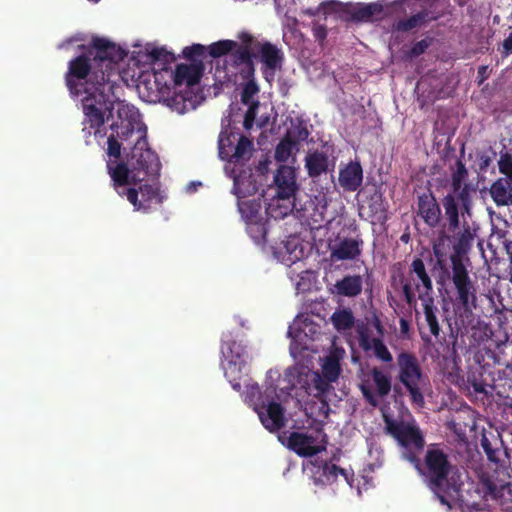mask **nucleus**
Masks as SVG:
<instances>
[{"instance_id": "c756f323", "label": "nucleus", "mask_w": 512, "mask_h": 512, "mask_svg": "<svg viewBox=\"0 0 512 512\" xmlns=\"http://www.w3.org/2000/svg\"><path fill=\"white\" fill-rule=\"evenodd\" d=\"M363 172L359 163L351 162L340 170L339 183L348 191H355L362 183Z\"/></svg>"}, {"instance_id": "6ab92c4d", "label": "nucleus", "mask_w": 512, "mask_h": 512, "mask_svg": "<svg viewBox=\"0 0 512 512\" xmlns=\"http://www.w3.org/2000/svg\"><path fill=\"white\" fill-rule=\"evenodd\" d=\"M467 217H470V214L459 207V226L454 230L448 223L449 230L453 232V247L458 254L466 252L471 247L476 233L474 222L468 221Z\"/></svg>"}, {"instance_id": "f03ea898", "label": "nucleus", "mask_w": 512, "mask_h": 512, "mask_svg": "<svg viewBox=\"0 0 512 512\" xmlns=\"http://www.w3.org/2000/svg\"><path fill=\"white\" fill-rule=\"evenodd\" d=\"M202 75L199 63L178 64L175 70L160 68L153 74L159 93L167 105L178 114L194 110L198 104V83Z\"/></svg>"}, {"instance_id": "4c0bfd02", "label": "nucleus", "mask_w": 512, "mask_h": 512, "mask_svg": "<svg viewBox=\"0 0 512 512\" xmlns=\"http://www.w3.org/2000/svg\"><path fill=\"white\" fill-rule=\"evenodd\" d=\"M343 10V3L335 1V0H327L320 4V6L315 10H307L306 13L309 15H317L322 13L324 15H328L334 12H339Z\"/></svg>"}, {"instance_id": "e433bc0d", "label": "nucleus", "mask_w": 512, "mask_h": 512, "mask_svg": "<svg viewBox=\"0 0 512 512\" xmlns=\"http://www.w3.org/2000/svg\"><path fill=\"white\" fill-rule=\"evenodd\" d=\"M296 144L290 138L283 139L276 147L275 158L278 162H287L293 155Z\"/></svg>"}, {"instance_id": "9d476101", "label": "nucleus", "mask_w": 512, "mask_h": 512, "mask_svg": "<svg viewBox=\"0 0 512 512\" xmlns=\"http://www.w3.org/2000/svg\"><path fill=\"white\" fill-rule=\"evenodd\" d=\"M398 378L410 393L412 402L418 407L424 404L423 393L427 388V378L422 374L416 357L402 352L397 356Z\"/></svg>"}, {"instance_id": "1a4fd4ad", "label": "nucleus", "mask_w": 512, "mask_h": 512, "mask_svg": "<svg viewBox=\"0 0 512 512\" xmlns=\"http://www.w3.org/2000/svg\"><path fill=\"white\" fill-rule=\"evenodd\" d=\"M383 418L387 432L396 439L402 447V456L410 462L422 451L423 436L414 420H393L385 412Z\"/></svg>"}, {"instance_id": "39448f33", "label": "nucleus", "mask_w": 512, "mask_h": 512, "mask_svg": "<svg viewBox=\"0 0 512 512\" xmlns=\"http://www.w3.org/2000/svg\"><path fill=\"white\" fill-rule=\"evenodd\" d=\"M131 153L127 156L126 163L113 166L108 163V171L114 182L118 194H122L120 188L123 185H135L145 181L146 177L156 175L160 170V162L149 146L146 135L134 139Z\"/></svg>"}, {"instance_id": "f257e3e1", "label": "nucleus", "mask_w": 512, "mask_h": 512, "mask_svg": "<svg viewBox=\"0 0 512 512\" xmlns=\"http://www.w3.org/2000/svg\"><path fill=\"white\" fill-rule=\"evenodd\" d=\"M95 56L90 62L79 56L70 61L66 77L71 94L79 97L84 113L83 132L103 137L101 127L104 115L109 112L111 130L121 141L134 142L147 134L137 108L117 97L119 87L112 79L116 63L123 59L124 51L105 38H93Z\"/></svg>"}, {"instance_id": "5701e85b", "label": "nucleus", "mask_w": 512, "mask_h": 512, "mask_svg": "<svg viewBox=\"0 0 512 512\" xmlns=\"http://www.w3.org/2000/svg\"><path fill=\"white\" fill-rule=\"evenodd\" d=\"M274 182L277 188V197L289 200L297 189L295 170L287 165L281 166L275 175Z\"/></svg>"}, {"instance_id": "4be33fe9", "label": "nucleus", "mask_w": 512, "mask_h": 512, "mask_svg": "<svg viewBox=\"0 0 512 512\" xmlns=\"http://www.w3.org/2000/svg\"><path fill=\"white\" fill-rule=\"evenodd\" d=\"M240 71L242 79L245 81L243 85V91L241 94L242 102L248 105V110L245 114L244 118V127L249 130L253 126V122L256 116V109L258 108V102L254 100V97L257 95L259 88L257 84L251 79L252 76H246L242 71V66L237 68Z\"/></svg>"}, {"instance_id": "ea45409f", "label": "nucleus", "mask_w": 512, "mask_h": 512, "mask_svg": "<svg viewBox=\"0 0 512 512\" xmlns=\"http://www.w3.org/2000/svg\"><path fill=\"white\" fill-rule=\"evenodd\" d=\"M119 138L116 137L115 133L112 131V134L108 138V154L109 156H113L118 158L120 155L121 144L119 143Z\"/></svg>"}, {"instance_id": "20e7f679", "label": "nucleus", "mask_w": 512, "mask_h": 512, "mask_svg": "<svg viewBox=\"0 0 512 512\" xmlns=\"http://www.w3.org/2000/svg\"><path fill=\"white\" fill-rule=\"evenodd\" d=\"M415 468L422 474L431 490L437 495L442 504L450 507L447 497H455L463 484V474L447 460V456L439 448L432 446L426 452L425 464L421 466L415 457L412 462Z\"/></svg>"}, {"instance_id": "49530a36", "label": "nucleus", "mask_w": 512, "mask_h": 512, "mask_svg": "<svg viewBox=\"0 0 512 512\" xmlns=\"http://www.w3.org/2000/svg\"><path fill=\"white\" fill-rule=\"evenodd\" d=\"M313 34L317 40L323 41L326 37V28L323 25L314 24L313 25Z\"/></svg>"}, {"instance_id": "2f4dec72", "label": "nucleus", "mask_w": 512, "mask_h": 512, "mask_svg": "<svg viewBox=\"0 0 512 512\" xmlns=\"http://www.w3.org/2000/svg\"><path fill=\"white\" fill-rule=\"evenodd\" d=\"M245 46V36L243 37V41L241 44H238L235 41L232 40H221L218 42H215L207 47L209 50V54L212 57H220L222 55H225L229 52H231V57L234 60L235 68L237 69L240 67L239 59H238V52L237 50L239 48H243Z\"/></svg>"}, {"instance_id": "7c9ffc66", "label": "nucleus", "mask_w": 512, "mask_h": 512, "mask_svg": "<svg viewBox=\"0 0 512 512\" xmlns=\"http://www.w3.org/2000/svg\"><path fill=\"white\" fill-rule=\"evenodd\" d=\"M363 281L360 275H348L338 280L332 292L339 296L356 297L362 291Z\"/></svg>"}, {"instance_id": "8fccbe9b", "label": "nucleus", "mask_w": 512, "mask_h": 512, "mask_svg": "<svg viewBox=\"0 0 512 512\" xmlns=\"http://www.w3.org/2000/svg\"><path fill=\"white\" fill-rule=\"evenodd\" d=\"M503 48L505 51V54H511L512 53V32L510 35L504 40Z\"/></svg>"}, {"instance_id": "dca6fc26", "label": "nucleus", "mask_w": 512, "mask_h": 512, "mask_svg": "<svg viewBox=\"0 0 512 512\" xmlns=\"http://www.w3.org/2000/svg\"><path fill=\"white\" fill-rule=\"evenodd\" d=\"M326 435L321 429L292 432L287 437V446L300 456L310 457L326 449Z\"/></svg>"}, {"instance_id": "393cba45", "label": "nucleus", "mask_w": 512, "mask_h": 512, "mask_svg": "<svg viewBox=\"0 0 512 512\" xmlns=\"http://www.w3.org/2000/svg\"><path fill=\"white\" fill-rule=\"evenodd\" d=\"M274 256L281 263L290 266L304 257V249L297 237L290 236L276 248Z\"/></svg>"}, {"instance_id": "423d86ee", "label": "nucleus", "mask_w": 512, "mask_h": 512, "mask_svg": "<svg viewBox=\"0 0 512 512\" xmlns=\"http://www.w3.org/2000/svg\"><path fill=\"white\" fill-rule=\"evenodd\" d=\"M274 391L267 389L264 395L257 384L246 383L245 401L251 403L263 426L273 432L285 425L283 408L272 399Z\"/></svg>"}, {"instance_id": "a19ab883", "label": "nucleus", "mask_w": 512, "mask_h": 512, "mask_svg": "<svg viewBox=\"0 0 512 512\" xmlns=\"http://www.w3.org/2000/svg\"><path fill=\"white\" fill-rule=\"evenodd\" d=\"M422 16L420 14L414 15L411 18H409L407 21H399L397 23V29L402 31L410 30L416 26L419 25V23L422 21Z\"/></svg>"}, {"instance_id": "473e14b6", "label": "nucleus", "mask_w": 512, "mask_h": 512, "mask_svg": "<svg viewBox=\"0 0 512 512\" xmlns=\"http://www.w3.org/2000/svg\"><path fill=\"white\" fill-rule=\"evenodd\" d=\"M360 344L365 350H372L374 355L382 362H391L393 360L392 354L389 352L386 345L379 338H370L363 331H359Z\"/></svg>"}, {"instance_id": "a18cd8bd", "label": "nucleus", "mask_w": 512, "mask_h": 512, "mask_svg": "<svg viewBox=\"0 0 512 512\" xmlns=\"http://www.w3.org/2000/svg\"><path fill=\"white\" fill-rule=\"evenodd\" d=\"M488 488L490 495L495 499L502 497L506 491L510 490L509 487L505 485H502L499 489L492 485H489Z\"/></svg>"}, {"instance_id": "7ed1b4c3", "label": "nucleus", "mask_w": 512, "mask_h": 512, "mask_svg": "<svg viewBox=\"0 0 512 512\" xmlns=\"http://www.w3.org/2000/svg\"><path fill=\"white\" fill-rule=\"evenodd\" d=\"M230 120L223 119V129L219 135V157L226 160L225 172L233 178V192L238 200H243L257 192V182L250 169H242L252 155L253 144L243 136H238L229 128Z\"/></svg>"}, {"instance_id": "aec40b11", "label": "nucleus", "mask_w": 512, "mask_h": 512, "mask_svg": "<svg viewBox=\"0 0 512 512\" xmlns=\"http://www.w3.org/2000/svg\"><path fill=\"white\" fill-rule=\"evenodd\" d=\"M132 57L140 66H151L154 64L165 65L174 60L172 53L165 48L147 43L144 46H137L132 52Z\"/></svg>"}, {"instance_id": "2eb2a0df", "label": "nucleus", "mask_w": 512, "mask_h": 512, "mask_svg": "<svg viewBox=\"0 0 512 512\" xmlns=\"http://www.w3.org/2000/svg\"><path fill=\"white\" fill-rule=\"evenodd\" d=\"M286 381L291 388H305L309 394L321 397L330 387L332 381H328L318 372H312L305 367L294 366L286 370L284 374Z\"/></svg>"}, {"instance_id": "cd10ccee", "label": "nucleus", "mask_w": 512, "mask_h": 512, "mask_svg": "<svg viewBox=\"0 0 512 512\" xmlns=\"http://www.w3.org/2000/svg\"><path fill=\"white\" fill-rule=\"evenodd\" d=\"M489 193L497 206L512 204V179L499 178L490 187Z\"/></svg>"}, {"instance_id": "bb28decb", "label": "nucleus", "mask_w": 512, "mask_h": 512, "mask_svg": "<svg viewBox=\"0 0 512 512\" xmlns=\"http://www.w3.org/2000/svg\"><path fill=\"white\" fill-rule=\"evenodd\" d=\"M332 260H352L360 254L359 242L352 238L340 239L330 244Z\"/></svg>"}, {"instance_id": "4468645a", "label": "nucleus", "mask_w": 512, "mask_h": 512, "mask_svg": "<svg viewBox=\"0 0 512 512\" xmlns=\"http://www.w3.org/2000/svg\"><path fill=\"white\" fill-rule=\"evenodd\" d=\"M320 332V326L308 315L297 316L288 330L291 338L290 354L297 358L303 350L310 349V343Z\"/></svg>"}, {"instance_id": "f3484780", "label": "nucleus", "mask_w": 512, "mask_h": 512, "mask_svg": "<svg viewBox=\"0 0 512 512\" xmlns=\"http://www.w3.org/2000/svg\"><path fill=\"white\" fill-rule=\"evenodd\" d=\"M123 185L120 188L121 195H126L128 201L133 205L136 211H147L160 204L162 198L155 184H144L139 189Z\"/></svg>"}, {"instance_id": "ddd939ff", "label": "nucleus", "mask_w": 512, "mask_h": 512, "mask_svg": "<svg viewBox=\"0 0 512 512\" xmlns=\"http://www.w3.org/2000/svg\"><path fill=\"white\" fill-rule=\"evenodd\" d=\"M452 281L456 290V306L468 316L476 308V288L471 281L468 271L456 256L451 257Z\"/></svg>"}, {"instance_id": "412c9836", "label": "nucleus", "mask_w": 512, "mask_h": 512, "mask_svg": "<svg viewBox=\"0 0 512 512\" xmlns=\"http://www.w3.org/2000/svg\"><path fill=\"white\" fill-rule=\"evenodd\" d=\"M312 465V477L316 485L332 484L341 478L349 486H352V476L345 469H341L332 463H324L323 465Z\"/></svg>"}, {"instance_id": "c9c22d12", "label": "nucleus", "mask_w": 512, "mask_h": 512, "mask_svg": "<svg viewBox=\"0 0 512 512\" xmlns=\"http://www.w3.org/2000/svg\"><path fill=\"white\" fill-rule=\"evenodd\" d=\"M305 166L309 176H319L323 172H326L328 168V158L325 154L320 152L308 154L305 159Z\"/></svg>"}, {"instance_id": "5fc2aeb1", "label": "nucleus", "mask_w": 512, "mask_h": 512, "mask_svg": "<svg viewBox=\"0 0 512 512\" xmlns=\"http://www.w3.org/2000/svg\"><path fill=\"white\" fill-rule=\"evenodd\" d=\"M401 328H402L403 330H406V329H407V322H406L405 320H403V319L401 320Z\"/></svg>"}, {"instance_id": "f704fd0d", "label": "nucleus", "mask_w": 512, "mask_h": 512, "mask_svg": "<svg viewBox=\"0 0 512 512\" xmlns=\"http://www.w3.org/2000/svg\"><path fill=\"white\" fill-rule=\"evenodd\" d=\"M333 327L341 334L347 333L355 323L352 311L348 308L337 309L330 317Z\"/></svg>"}, {"instance_id": "864d4df0", "label": "nucleus", "mask_w": 512, "mask_h": 512, "mask_svg": "<svg viewBox=\"0 0 512 512\" xmlns=\"http://www.w3.org/2000/svg\"><path fill=\"white\" fill-rule=\"evenodd\" d=\"M373 324H374V327L376 328V330H377L380 334H382V327H381V324H380L379 320H378V319H375Z\"/></svg>"}, {"instance_id": "603ef678", "label": "nucleus", "mask_w": 512, "mask_h": 512, "mask_svg": "<svg viewBox=\"0 0 512 512\" xmlns=\"http://www.w3.org/2000/svg\"><path fill=\"white\" fill-rule=\"evenodd\" d=\"M374 11H375V6L369 5V6H366L365 8H363L361 12H362L363 16L369 17L374 13Z\"/></svg>"}, {"instance_id": "72a5a7b5", "label": "nucleus", "mask_w": 512, "mask_h": 512, "mask_svg": "<svg viewBox=\"0 0 512 512\" xmlns=\"http://www.w3.org/2000/svg\"><path fill=\"white\" fill-rule=\"evenodd\" d=\"M412 270L415 277L412 278L419 295L427 294L432 289V282L426 273L422 260L416 259L412 262Z\"/></svg>"}, {"instance_id": "0eeeda50", "label": "nucleus", "mask_w": 512, "mask_h": 512, "mask_svg": "<svg viewBox=\"0 0 512 512\" xmlns=\"http://www.w3.org/2000/svg\"><path fill=\"white\" fill-rule=\"evenodd\" d=\"M466 178L467 169L461 162H457L456 169L452 174L454 193L443 199L447 221L454 230L459 226V207L465 210L468 215L471 209V193L473 190L469 185L464 184Z\"/></svg>"}, {"instance_id": "6e6552de", "label": "nucleus", "mask_w": 512, "mask_h": 512, "mask_svg": "<svg viewBox=\"0 0 512 512\" xmlns=\"http://www.w3.org/2000/svg\"><path fill=\"white\" fill-rule=\"evenodd\" d=\"M383 418L387 432L396 439L402 447V456L410 462L422 451L423 436L414 420H393L385 412Z\"/></svg>"}, {"instance_id": "c03bdc74", "label": "nucleus", "mask_w": 512, "mask_h": 512, "mask_svg": "<svg viewBox=\"0 0 512 512\" xmlns=\"http://www.w3.org/2000/svg\"><path fill=\"white\" fill-rule=\"evenodd\" d=\"M481 446L483 447L485 453L487 454V457L492 462H497V450L492 449L491 444L487 437L483 436L481 439Z\"/></svg>"}, {"instance_id": "3c124183", "label": "nucleus", "mask_w": 512, "mask_h": 512, "mask_svg": "<svg viewBox=\"0 0 512 512\" xmlns=\"http://www.w3.org/2000/svg\"><path fill=\"white\" fill-rule=\"evenodd\" d=\"M403 292L408 300V302L411 301L412 297H413V291H412V287L410 284L406 283L404 284L403 286Z\"/></svg>"}, {"instance_id": "b1692460", "label": "nucleus", "mask_w": 512, "mask_h": 512, "mask_svg": "<svg viewBox=\"0 0 512 512\" xmlns=\"http://www.w3.org/2000/svg\"><path fill=\"white\" fill-rule=\"evenodd\" d=\"M346 352L344 348L337 346L335 339L332 341L329 353L321 359L322 374L328 381L335 382L340 374V361Z\"/></svg>"}, {"instance_id": "58836bf2", "label": "nucleus", "mask_w": 512, "mask_h": 512, "mask_svg": "<svg viewBox=\"0 0 512 512\" xmlns=\"http://www.w3.org/2000/svg\"><path fill=\"white\" fill-rule=\"evenodd\" d=\"M498 168L503 178L512 179V156L509 153H502L498 159Z\"/></svg>"}, {"instance_id": "de8ad7c7", "label": "nucleus", "mask_w": 512, "mask_h": 512, "mask_svg": "<svg viewBox=\"0 0 512 512\" xmlns=\"http://www.w3.org/2000/svg\"><path fill=\"white\" fill-rule=\"evenodd\" d=\"M428 47V42L426 40H422L414 45L411 50L412 55L418 56L422 54L426 48Z\"/></svg>"}, {"instance_id": "c85d7f7f", "label": "nucleus", "mask_w": 512, "mask_h": 512, "mask_svg": "<svg viewBox=\"0 0 512 512\" xmlns=\"http://www.w3.org/2000/svg\"><path fill=\"white\" fill-rule=\"evenodd\" d=\"M418 209L420 216L430 227H435L439 223L441 210L431 195L419 197Z\"/></svg>"}, {"instance_id": "f8f14e48", "label": "nucleus", "mask_w": 512, "mask_h": 512, "mask_svg": "<svg viewBox=\"0 0 512 512\" xmlns=\"http://www.w3.org/2000/svg\"><path fill=\"white\" fill-rule=\"evenodd\" d=\"M237 52L239 64L246 76H253L254 73L252 56L260 57L265 66L270 69H275L282 59L281 52L276 46L267 42H259L248 35H245V46L239 48Z\"/></svg>"}, {"instance_id": "a878e982", "label": "nucleus", "mask_w": 512, "mask_h": 512, "mask_svg": "<svg viewBox=\"0 0 512 512\" xmlns=\"http://www.w3.org/2000/svg\"><path fill=\"white\" fill-rule=\"evenodd\" d=\"M238 208L242 216L248 223V231L250 234L257 233L256 237L264 235V226L258 222V213L261 209L260 203L250 200H238Z\"/></svg>"}, {"instance_id": "79ce46f5", "label": "nucleus", "mask_w": 512, "mask_h": 512, "mask_svg": "<svg viewBox=\"0 0 512 512\" xmlns=\"http://www.w3.org/2000/svg\"><path fill=\"white\" fill-rule=\"evenodd\" d=\"M329 201L330 198L328 197L327 193L320 192L318 195L315 196L314 204L316 206V209L319 211L321 217H323V214L326 211Z\"/></svg>"}, {"instance_id": "09e8293b", "label": "nucleus", "mask_w": 512, "mask_h": 512, "mask_svg": "<svg viewBox=\"0 0 512 512\" xmlns=\"http://www.w3.org/2000/svg\"><path fill=\"white\" fill-rule=\"evenodd\" d=\"M491 162L492 160L488 155H482L479 159V168L485 170L490 166Z\"/></svg>"}, {"instance_id": "9b49d317", "label": "nucleus", "mask_w": 512, "mask_h": 512, "mask_svg": "<svg viewBox=\"0 0 512 512\" xmlns=\"http://www.w3.org/2000/svg\"><path fill=\"white\" fill-rule=\"evenodd\" d=\"M221 353L224 375L233 389L238 391L241 388L240 380L243 377L248 357L245 348L240 342L233 339L230 333H226L223 335Z\"/></svg>"}, {"instance_id": "a211bd4d", "label": "nucleus", "mask_w": 512, "mask_h": 512, "mask_svg": "<svg viewBox=\"0 0 512 512\" xmlns=\"http://www.w3.org/2000/svg\"><path fill=\"white\" fill-rule=\"evenodd\" d=\"M370 376L372 383L369 380L363 382L361 391L371 405L377 406L376 396L385 397L391 391V376L377 367L371 369Z\"/></svg>"}, {"instance_id": "37998d69", "label": "nucleus", "mask_w": 512, "mask_h": 512, "mask_svg": "<svg viewBox=\"0 0 512 512\" xmlns=\"http://www.w3.org/2000/svg\"><path fill=\"white\" fill-rule=\"evenodd\" d=\"M206 49L207 48L205 46L201 45V44H195V45L190 46V47H185L183 49V54L187 58H194V57L203 55L204 51Z\"/></svg>"}]
</instances>
